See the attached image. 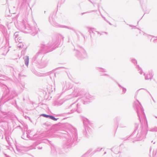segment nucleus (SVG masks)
<instances>
[{"label":"nucleus","instance_id":"f257e3e1","mask_svg":"<svg viewBox=\"0 0 157 157\" xmlns=\"http://www.w3.org/2000/svg\"><path fill=\"white\" fill-rule=\"evenodd\" d=\"M25 64L27 66H28L29 65V59L27 58L25 60Z\"/></svg>","mask_w":157,"mask_h":157},{"label":"nucleus","instance_id":"f03ea898","mask_svg":"<svg viewBox=\"0 0 157 157\" xmlns=\"http://www.w3.org/2000/svg\"><path fill=\"white\" fill-rule=\"evenodd\" d=\"M49 117H50L51 119H52L54 120H56V119L52 116H50Z\"/></svg>","mask_w":157,"mask_h":157},{"label":"nucleus","instance_id":"7ed1b4c3","mask_svg":"<svg viewBox=\"0 0 157 157\" xmlns=\"http://www.w3.org/2000/svg\"><path fill=\"white\" fill-rule=\"evenodd\" d=\"M42 116H44V117H50V116H49V115H46L44 114H43Z\"/></svg>","mask_w":157,"mask_h":157}]
</instances>
